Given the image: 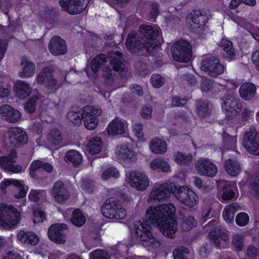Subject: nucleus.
<instances>
[{
  "instance_id": "nucleus-11",
  "label": "nucleus",
  "mask_w": 259,
  "mask_h": 259,
  "mask_svg": "<svg viewBox=\"0 0 259 259\" xmlns=\"http://www.w3.org/2000/svg\"><path fill=\"white\" fill-rule=\"evenodd\" d=\"M242 144L250 154L259 155V132L251 129L244 135Z\"/></svg>"
},
{
  "instance_id": "nucleus-22",
  "label": "nucleus",
  "mask_w": 259,
  "mask_h": 259,
  "mask_svg": "<svg viewBox=\"0 0 259 259\" xmlns=\"http://www.w3.org/2000/svg\"><path fill=\"white\" fill-rule=\"evenodd\" d=\"M42 169L47 172H51L53 170L52 165L48 162H44L40 160L33 161L29 167V174L30 177L36 180H43L45 177H39L37 174Z\"/></svg>"
},
{
  "instance_id": "nucleus-56",
  "label": "nucleus",
  "mask_w": 259,
  "mask_h": 259,
  "mask_svg": "<svg viewBox=\"0 0 259 259\" xmlns=\"http://www.w3.org/2000/svg\"><path fill=\"white\" fill-rule=\"evenodd\" d=\"M12 158L7 156L0 157V168L8 171L12 163Z\"/></svg>"
},
{
  "instance_id": "nucleus-62",
  "label": "nucleus",
  "mask_w": 259,
  "mask_h": 259,
  "mask_svg": "<svg viewBox=\"0 0 259 259\" xmlns=\"http://www.w3.org/2000/svg\"><path fill=\"white\" fill-rule=\"evenodd\" d=\"M246 255L250 259H254L258 255V250L254 245H249L247 249Z\"/></svg>"
},
{
  "instance_id": "nucleus-15",
  "label": "nucleus",
  "mask_w": 259,
  "mask_h": 259,
  "mask_svg": "<svg viewBox=\"0 0 259 259\" xmlns=\"http://www.w3.org/2000/svg\"><path fill=\"white\" fill-rule=\"evenodd\" d=\"M106 62L107 58L104 54L100 53L94 57L91 61L90 67H88L84 69L88 77L91 79H96L98 77L102 65Z\"/></svg>"
},
{
  "instance_id": "nucleus-61",
  "label": "nucleus",
  "mask_w": 259,
  "mask_h": 259,
  "mask_svg": "<svg viewBox=\"0 0 259 259\" xmlns=\"http://www.w3.org/2000/svg\"><path fill=\"white\" fill-rule=\"evenodd\" d=\"M82 188L88 193H93L94 192L93 182L88 179H84L82 181Z\"/></svg>"
},
{
  "instance_id": "nucleus-14",
  "label": "nucleus",
  "mask_w": 259,
  "mask_h": 259,
  "mask_svg": "<svg viewBox=\"0 0 259 259\" xmlns=\"http://www.w3.org/2000/svg\"><path fill=\"white\" fill-rule=\"evenodd\" d=\"M195 167L200 175L207 177L212 178L218 172L217 165L206 158L198 160L195 163Z\"/></svg>"
},
{
  "instance_id": "nucleus-44",
  "label": "nucleus",
  "mask_w": 259,
  "mask_h": 259,
  "mask_svg": "<svg viewBox=\"0 0 259 259\" xmlns=\"http://www.w3.org/2000/svg\"><path fill=\"white\" fill-rule=\"evenodd\" d=\"M232 245L233 250L236 252L241 251L244 247L243 237L240 235H236L233 237Z\"/></svg>"
},
{
  "instance_id": "nucleus-16",
  "label": "nucleus",
  "mask_w": 259,
  "mask_h": 259,
  "mask_svg": "<svg viewBox=\"0 0 259 259\" xmlns=\"http://www.w3.org/2000/svg\"><path fill=\"white\" fill-rule=\"evenodd\" d=\"M68 228V226L64 223H56L51 225L48 231L49 238L55 243H64L65 242V235L64 232Z\"/></svg>"
},
{
  "instance_id": "nucleus-51",
  "label": "nucleus",
  "mask_w": 259,
  "mask_h": 259,
  "mask_svg": "<svg viewBox=\"0 0 259 259\" xmlns=\"http://www.w3.org/2000/svg\"><path fill=\"white\" fill-rule=\"evenodd\" d=\"M92 259H110L108 253L102 249H96L90 253Z\"/></svg>"
},
{
  "instance_id": "nucleus-34",
  "label": "nucleus",
  "mask_w": 259,
  "mask_h": 259,
  "mask_svg": "<svg viewBox=\"0 0 259 259\" xmlns=\"http://www.w3.org/2000/svg\"><path fill=\"white\" fill-rule=\"evenodd\" d=\"M150 168L158 172H167L170 170L169 164L161 158L154 159L150 164Z\"/></svg>"
},
{
  "instance_id": "nucleus-28",
  "label": "nucleus",
  "mask_w": 259,
  "mask_h": 259,
  "mask_svg": "<svg viewBox=\"0 0 259 259\" xmlns=\"http://www.w3.org/2000/svg\"><path fill=\"white\" fill-rule=\"evenodd\" d=\"M212 105L208 100H199L196 102L197 115L202 118L208 117L211 114Z\"/></svg>"
},
{
  "instance_id": "nucleus-35",
  "label": "nucleus",
  "mask_w": 259,
  "mask_h": 259,
  "mask_svg": "<svg viewBox=\"0 0 259 259\" xmlns=\"http://www.w3.org/2000/svg\"><path fill=\"white\" fill-rule=\"evenodd\" d=\"M103 146V141L100 137H96L90 140L87 147L89 152L91 155H95L100 152Z\"/></svg>"
},
{
  "instance_id": "nucleus-45",
  "label": "nucleus",
  "mask_w": 259,
  "mask_h": 259,
  "mask_svg": "<svg viewBox=\"0 0 259 259\" xmlns=\"http://www.w3.org/2000/svg\"><path fill=\"white\" fill-rule=\"evenodd\" d=\"M150 81L153 87L159 89L164 84L165 79L159 74H153L151 75Z\"/></svg>"
},
{
  "instance_id": "nucleus-20",
  "label": "nucleus",
  "mask_w": 259,
  "mask_h": 259,
  "mask_svg": "<svg viewBox=\"0 0 259 259\" xmlns=\"http://www.w3.org/2000/svg\"><path fill=\"white\" fill-rule=\"evenodd\" d=\"M129 184L132 187L136 188L138 190H144L149 186V180L145 174L133 171L130 174Z\"/></svg>"
},
{
  "instance_id": "nucleus-26",
  "label": "nucleus",
  "mask_w": 259,
  "mask_h": 259,
  "mask_svg": "<svg viewBox=\"0 0 259 259\" xmlns=\"http://www.w3.org/2000/svg\"><path fill=\"white\" fill-rule=\"evenodd\" d=\"M106 131L109 135L115 136L124 134V124L118 117H115L108 125Z\"/></svg>"
},
{
  "instance_id": "nucleus-3",
  "label": "nucleus",
  "mask_w": 259,
  "mask_h": 259,
  "mask_svg": "<svg viewBox=\"0 0 259 259\" xmlns=\"http://www.w3.org/2000/svg\"><path fill=\"white\" fill-rule=\"evenodd\" d=\"M103 216L109 219L123 220L126 216V211L119 200L114 197L108 198L101 207Z\"/></svg>"
},
{
  "instance_id": "nucleus-31",
  "label": "nucleus",
  "mask_w": 259,
  "mask_h": 259,
  "mask_svg": "<svg viewBox=\"0 0 259 259\" xmlns=\"http://www.w3.org/2000/svg\"><path fill=\"white\" fill-rule=\"evenodd\" d=\"M225 171L232 177L237 176L241 171V167L237 160L229 158L225 162Z\"/></svg>"
},
{
  "instance_id": "nucleus-18",
  "label": "nucleus",
  "mask_w": 259,
  "mask_h": 259,
  "mask_svg": "<svg viewBox=\"0 0 259 259\" xmlns=\"http://www.w3.org/2000/svg\"><path fill=\"white\" fill-rule=\"evenodd\" d=\"M85 119V127L89 130L95 128L99 122L98 116L102 115L101 109L96 108L93 106H87L83 108Z\"/></svg>"
},
{
  "instance_id": "nucleus-27",
  "label": "nucleus",
  "mask_w": 259,
  "mask_h": 259,
  "mask_svg": "<svg viewBox=\"0 0 259 259\" xmlns=\"http://www.w3.org/2000/svg\"><path fill=\"white\" fill-rule=\"evenodd\" d=\"M116 153L119 160L123 161H132L135 157L134 150L127 144L117 146Z\"/></svg>"
},
{
  "instance_id": "nucleus-60",
  "label": "nucleus",
  "mask_w": 259,
  "mask_h": 259,
  "mask_svg": "<svg viewBox=\"0 0 259 259\" xmlns=\"http://www.w3.org/2000/svg\"><path fill=\"white\" fill-rule=\"evenodd\" d=\"M160 14L159 5L157 2H153L150 6V15L151 19H156Z\"/></svg>"
},
{
  "instance_id": "nucleus-2",
  "label": "nucleus",
  "mask_w": 259,
  "mask_h": 259,
  "mask_svg": "<svg viewBox=\"0 0 259 259\" xmlns=\"http://www.w3.org/2000/svg\"><path fill=\"white\" fill-rule=\"evenodd\" d=\"M139 31L146 46V51L148 54L160 46V31L156 26L142 24L140 26Z\"/></svg>"
},
{
  "instance_id": "nucleus-50",
  "label": "nucleus",
  "mask_w": 259,
  "mask_h": 259,
  "mask_svg": "<svg viewBox=\"0 0 259 259\" xmlns=\"http://www.w3.org/2000/svg\"><path fill=\"white\" fill-rule=\"evenodd\" d=\"M37 100L38 98L34 97L29 98L26 102L24 106V109L27 113L32 114L35 112Z\"/></svg>"
},
{
  "instance_id": "nucleus-46",
  "label": "nucleus",
  "mask_w": 259,
  "mask_h": 259,
  "mask_svg": "<svg viewBox=\"0 0 259 259\" xmlns=\"http://www.w3.org/2000/svg\"><path fill=\"white\" fill-rule=\"evenodd\" d=\"M197 225V221L192 216H189L184 220L181 224V228L183 231L187 232L191 230Z\"/></svg>"
},
{
  "instance_id": "nucleus-52",
  "label": "nucleus",
  "mask_w": 259,
  "mask_h": 259,
  "mask_svg": "<svg viewBox=\"0 0 259 259\" xmlns=\"http://www.w3.org/2000/svg\"><path fill=\"white\" fill-rule=\"evenodd\" d=\"M189 253V249L186 247L182 246L181 248L174 249L172 255L174 259H188L185 256V254H188Z\"/></svg>"
},
{
  "instance_id": "nucleus-54",
  "label": "nucleus",
  "mask_w": 259,
  "mask_h": 259,
  "mask_svg": "<svg viewBox=\"0 0 259 259\" xmlns=\"http://www.w3.org/2000/svg\"><path fill=\"white\" fill-rule=\"evenodd\" d=\"M49 138L55 145H59L62 141V136L57 129L53 130L51 132Z\"/></svg>"
},
{
  "instance_id": "nucleus-21",
  "label": "nucleus",
  "mask_w": 259,
  "mask_h": 259,
  "mask_svg": "<svg viewBox=\"0 0 259 259\" xmlns=\"http://www.w3.org/2000/svg\"><path fill=\"white\" fill-rule=\"evenodd\" d=\"M48 48L51 54L55 56L65 55L67 52L66 41L59 35H55L50 39Z\"/></svg>"
},
{
  "instance_id": "nucleus-49",
  "label": "nucleus",
  "mask_w": 259,
  "mask_h": 259,
  "mask_svg": "<svg viewBox=\"0 0 259 259\" xmlns=\"http://www.w3.org/2000/svg\"><path fill=\"white\" fill-rule=\"evenodd\" d=\"M249 221V217L247 213L244 212L238 213L235 218L236 224L240 227H244L247 225Z\"/></svg>"
},
{
  "instance_id": "nucleus-10",
  "label": "nucleus",
  "mask_w": 259,
  "mask_h": 259,
  "mask_svg": "<svg viewBox=\"0 0 259 259\" xmlns=\"http://www.w3.org/2000/svg\"><path fill=\"white\" fill-rule=\"evenodd\" d=\"M201 69L207 72L212 77H217L224 71V66L220 63L219 59L209 57H206L201 62Z\"/></svg>"
},
{
  "instance_id": "nucleus-58",
  "label": "nucleus",
  "mask_w": 259,
  "mask_h": 259,
  "mask_svg": "<svg viewBox=\"0 0 259 259\" xmlns=\"http://www.w3.org/2000/svg\"><path fill=\"white\" fill-rule=\"evenodd\" d=\"M143 129V125L141 123H136L133 125V131L139 140H142L144 138Z\"/></svg>"
},
{
  "instance_id": "nucleus-8",
  "label": "nucleus",
  "mask_w": 259,
  "mask_h": 259,
  "mask_svg": "<svg viewBox=\"0 0 259 259\" xmlns=\"http://www.w3.org/2000/svg\"><path fill=\"white\" fill-rule=\"evenodd\" d=\"M190 17L192 22L191 29L193 32L199 36L206 35L208 28L206 25L208 20L207 16L202 14L200 10H194Z\"/></svg>"
},
{
  "instance_id": "nucleus-57",
  "label": "nucleus",
  "mask_w": 259,
  "mask_h": 259,
  "mask_svg": "<svg viewBox=\"0 0 259 259\" xmlns=\"http://www.w3.org/2000/svg\"><path fill=\"white\" fill-rule=\"evenodd\" d=\"M33 236V233L29 231L20 230L17 234L18 240L22 243H26L28 237Z\"/></svg>"
},
{
  "instance_id": "nucleus-19",
  "label": "nucleus",
  "mask_w": 259,
  "mask_h": 259,
  "mask_svg": "<svg viewBox=\"0 0 259 259\" xmlns=\"http://www.w3.org/2000/svg\"><path fill=\"white\" fill-rule=\"evenodd\" d=\"M127 50L131 53H137L146 50V46L141 38L140 34L135 31L128 33L125 42Z\"/></svg>"
},
{
  "instance_id": "nucleus-25",
  "label": "nucleus",
  "mask_w": 259,
  "mask_h": 259,
  "mask_svg": "<svg viewBox=\"0 0 259 259\" xmlns=\"http://www.w3.org/2000/svg\"><path fill=\"white\" fill-rule=\"evenodd\" d=\"M219 46L223 49L222 55L226 60L230 62L236 60V51L231 40L223 37Z\"/></svg>"
},
{
  "instance_id": "nucleus-24",
  "label": "nucleus",
  "mask_w": 259,
  "mask_h": 259,
  "mask_svg": "<svg viewBox=\"0 0 259 259\" xmlns=\"http://www.w3.org/2000/svg\"><path fill=\"white\" fill-rule=\"evenodd\" d=\"M0 114L3 119L10 123L17 122L21 116L20 112L8 104L0 106Z\"/></svg>"
},
{
  "instance_id": "nucleus-59",
  "label": "nucleus",
  "mask_w": 259,
  "mask_h": 259,
  "mask_svg": "<svg viewBox=\"0 0 259 259\" xmlns=\"http://www.w3.org/2000/svg\"><path fill=\"white\" fill-rule=\"evenodd\" d=\"M213 82L207 78H202L200 83V89L202 92H207L212 88Z\"/></svg>"
},
{
  "instance_id": "nucleus-63",
  "label": "nucleus",
  "mask_w": 259,
  "mask_h": 259,
  "mask_svg": "<svg viewBox=\"0 0 259 259\" xmlns=\"http://www.w3.org/2000/svg\"><path fill=\"white\" fill-rule=\"evenodd\" d=\"M186 98H180L178 96H174L172 97L171 103L174 107H183L187 102Z\"/></svg>"
},
{
  "instance_id": "nucleus-64",
  "label": "nucleus",
  "mask_w": 259,
  "mask_h": 259,
  "mask_svg": "<svg viewBox=\"0 0 259 259\" xmlns=\"http://www.w3.org/2000/svg\"><path fill=\"white\" fill-rule=\"evenodd\" d=\"M208 236L210 239L213 241L218 247L221 246V243L219 240V236L217 234L215 231L211 230L208 233Z\"/></svg>"
},
{
  "instance_id": "nucleus-42",
  "label": "nucleus",
  "mask_w": 259,
  "mask_h": 259,
  "mask_svg": "<svg viewBox=\"0 0 259 259\" xmlns=\"http://www.w3.org/2000/svg\"><path fill=\"white\" fill-rule=\"evenodd\" d=\"M45 191L42 190L31 189L28 196V200L34 203H38L42 199Z\"/></svg>"
},
{
  "instance_id": "nucleus-1",
  "label": "nucleus",
  "mask_w": 259,
  "mask_h": 259,
  "mask_svg": "<svg viewBox=\"0 0 259 259\" xmlns=\"http://www.w3.org/2000/svg\"><path fill=\"white\" fill-rule=\"evenodd\" d=\"M176 207L172 203L163 204L156 207L150 206L146 210V214L150 222L145 221L141 223V228H135L134 233L140 241L149 242L150 245L160 246L161 243L155 238L151 232V225L157 227L162 234L169 238L175 237L177 231V222L175 219Z\"/></svg>"
},
{
  "instance_id": "nucleus-23",
  "label": "nucleus",
  "mask_w": 259,
  "mask_h": 259,
  "mask_svg": "<svg viewBox=\"0 0 259 259\" xmlns=\"http://www.w3.org/2000/svg\"><path fill=\"white\" fill-rule=\"evenodd\" d=\"M52 193L56 202L62 203L67 200L70 196L68 189L63 182L58 181L56 182L52 189Z\"/></svg>"
},
{
  "instance_id": "nucleus-40",
  "label": "nucleus",
  "mask_w": 259,
  "mask_h": 259,
  "mask_svg": "<svg viewBox=\"0 0 259 259\" xmlns=\"http://www.w3.org/2000/svg\"><path fill=\"white\" fill-rule=\"evenodd\" d=\"M70 220L75 226L81 227L85 223L86 219L82 211L79 209L77 208L73 211Z\"/></svg>"
},
{
  "instance_id": "nucleus-6",
  "label": "nucleus",
  "mask_w": 259,
  "mask_h": 259,
  "mask_svg": "<svg viewBox=\"0 0 259 259\" xmlns=\"http://www.w3.org/2000/svg\"><path fill=\"white\" fill-rule=\"evenodd\" d=\"M177 185L174 183H166L157 185L153 188L148 199L150 201L157 200L161 201L166 200L173 194L175 196Z\"/></svg>"
},
{
  "instance_id": "nucleus-43",
  "label": "nucleus",
  "mask_w": 259,
  "mask_h": 259,
  "mask_svg": "<svg viewBox=\"0 0 259 259\" xmlns=\"http://www.w3.org/2000/svg\"><path fill=\"white\" fill-rule=\"evenodd\" d=\"M221 197L223 200H229L233 199L235 197V192L232 187L230 185H225L222 188Z\"/></svg>"
},
{
  "instance_id": "nucleus-55",
  "label": "nucleus",
  "mask_w": 259,
  "mask_h": 259,
  "mask_svg": "<svg viewBox=\"0 0 259 259\" xmlns=\"http://www.w3.org/2000/svg\"><path fill=\"white\" fill-rule=\"evenodd\" d=\"M249 186L255 196L259 198V175L251 178L249 182Z\"/></svg>"
},
{
  "instance_id": "nucleus-17",
  "label": "nucleus",
  "mask_w": 259,
  "mask_h": 259,
  "mask_svg": "<svg viewBox=\"0 0 259 259\" xmlns=\"http://www.w3.org/2000/svg\"><path fill=\"white\" fill-rule=\"evenodd\" d=\"M8 141L12 146L19 148L27 142L28 135L25 131L20 128L14 127L8 132Z\"/></svg>"
},
{
  "instance_id": "nucleus-29",
  "label": "nucleus",
  "mask_w": 259,
  "mask_h": 259,
  "mask_svg": "<svg viewBox=\"0 0 259 259\" xmlns=\"http://www.w3.org/2000/svg\"><path fill=\"white\" fill-rule=\"evenodd\" d=\"M14 86L16 95L20 99H25L31 92L30 84L26 81L18 80L15 82Z\"/></svg>"
},
{
  "instance_id": "nucleus-4",
  "label": "nucleus",
  "mask_w": 259,
  "mask_h": 259,
  "mask_svg": "<svg viewBox=\"0 0 259 259\" xmlns=\"http://www.w3.org/2000/svg\"><path fill=\"white\" fill-rule=\"evenodd\" d=\"M171 52L174 60L188 63L192 55V46L187 40L181 39L171 46Z\"/></svg>"
},
{
  "instance_id": "nucleus-32",
  "label": "nucleus",
  "mask_w": 259,
  "mask_h": 259,
  "mask_svg": "<svg viewBox=\"0 0 259 259\" xmlns=\"http://www.w3.org/2000/svg\"><path fill=\"white\" fill-rule=\"evenodd\" d=\"M67 118L74 125L79 126L82 123V121L84 122L85 125V119L84 110H77L75 111H69L67 113Z\"/></svg>"
},
{
  "instance_id": "nucleus-41",
  "label": "nucleus",
  "mask_w": 259,
  "mask_h": 259,
  "mask_svg": "<svg viewBox=\"0 0 259 259\" xmlns=\"http://www.w3.org/2000/svg\"><path fill=\"white\" fill-rule=\"evenodd\" d=\"M35 71L34 64L30 61H26L22 68V72L20 73L21 77H29L33 76Z\"/></svg>"
},
{
  "instance_id": "nucleus-37",
  "label": "nucleus",
  "mask_w": 259,
  "mask_h": 259,
  "mask_svg": "<svg viewBox=\"0 0 259 259\" xmlns=\"http://www.w3.org/2000/svg\"><path fill=\"white\" fill-rule=\"evenodd\" d=\"M222 137L224 148L227 150L235 151L237 147V136H230L225 131H224Z\"/></svg>"
},
{
  "instance_id": "nucleus-12",
  "label": "nucleus",
  "mask_w": 259,
  "mask_h": 259,
  "mask_svg": "<svg viewBox=\"0 0 259 259\" xmlns=\"http://www.w3.org/2000/svg\"><path fill=\"white\" fill-rule=\"evenodd\" d=\"M36 81L39 85H44L46 88L49 90H57V80L53 75V70L50 67L46 66L36 77Z\"/></svg>"
},
{
  "instance_id": "nucleus-48",
  "label": "nucleus",
  "mask_w": 259,
  "mask_h": 259,
  "mask_svg": "<svg viewBox=\"0 0 259 259\" xmlns=\"http://www.w3.org/2000/svg\"><path fill=\"white\" fill-rule=\"evenodd\" d=\"M119 177L118 170L116 168L111 167L105 169L103 172L101 178L103 180H107L110 178L117 179Z\"/></svg>"
},
{
  "instance_id": "nucleus-13",
  "label": "nucleus",
  "mask_w": 259,
  "mask_h": 259,
  "mask_svg": "<svg viewBox=\"0 0 259 259\" xmlns=\"http://www.w3.org/2000/svg\"><path fill=\"white\" fill-rule=\"evenodd\" d=\"M91 0H59V4L63 11L71 15L83 11Z\"/></svg>"
},
{
  "instance_id": "nucleus-36",
  "label": "nucleus",
  "mask_w": 259,
  "mask_h": 259,
  "mask_svg": "<svg viewBox=\"0 0 259 259\" xmlns=\"http://www.w3.org/2000/svg\"><path fill=\"white\" fill-rule=\"evenodd\" d=\"M238 205L236 203H233L225 207L223 211V217L224 220L228 223L234 222L235 214L238 210Z\"/></svg>"
},
{
  "instance_id": "nucleus-38",
  "label": "nucleus",
  "mask_w": 259,
  "mask_h": 259,
  "mask_svg": "<svg viewBox=\"0 0 259 259\" xmlns=\"http://www.w3.org/2000/svg\"><path fill=\"white\" fill-rule=\"evenodd\" d=\"M65 160L68 163H72L74 167H77L82 162V156L76 150H70L65 155Z\"/></svg>"
},
{
  "instance_id": "nucleus-9",
  "label": "nucleus",
  "mask_w": 259,
  "mask_h": 259,
  "mask_svg": "<svg viewBox=\"0 0 259 259\" xmlns=\"http://www.w3.org/2000/svg\"><path fill=\"white\" fill-rule=\"evenodd\" d=\"M222 108L226 115V118L228 120L233 119L240 110L237 99L233 95L227 94L222 98Z\"/></svg>"
},
{
  "instance_id": "nucleus-39",
  "label": "nucleus",
  "mask_w": 259,
  "mask_h": 259,
  "mask_svg": "<svg viewBox=\"0 0 259 259\" xmlns=\"http://www.w3.org/2000/svg\"><path fill=\"white\" fill-rule=\"evenodd\" d=\"M193 157L190 153L187 154L178 151L175 156V161L180 165L189 166L192 162Z\"/></svg>"
},
{
  "instance_id": "nucleus-47",
  "label": "nucleus",
  "mask_w": 259,
  "mask_h": 259,
  "mask_svg": "<svg viewBox=\"0 0 259 259\" xmlns=\"http://www.w3.org/2000/svg\"><path fill=\"white\" fill-rule=\"evenodd\" d=\"M59 12L54 8L48 9L45 11L46 20L50 23L56 22L58 19Z\"/></svg>"
},
{
  "instance_id": "nucleus-30",
  "label": "nucleus",
  "mask_w": 259,
  "mask_h": 259,
  "mask_svg": "<svg viewBox=\"0 0 259 259\" xmlns=\"http://www.w3.org/2000/svg\"><path fill=\"white\" fill-rule=\"evenodd\" d=\"M239 92L240 97L243 100L249 101L254 96L256 87L252 82H246L240 86Z\"/></svg>"
},
{
  "instance_id": "nucleus-53",
  "label": "nucleus",
  "mask_w": 259,
  "mask_h": 259,
  "mask_svg": "<svg viewBox=\"0 0 259 259\" xmlns=\"http://www.w3.org/2000/svg\"><path fill=\"white\" fill-rule=\"evenodd\" d=\"M110 63L114 71L116 72L123 71L124 64L120 58L113 57L110 60Z\"/></svg>"
},
{
  "instance_id": "nucleus-5",
  "label": "nucleus",
  "mask_w": 259,
  "mask_h": 259,
  "mask_svg": "<svg viewBox=\"0 0 259 259\" xmlns=\"http://www.w3.org/2000/svg\"><path fill=\"white\" fill-rule=\"evenodd\" d=\"M20 220V213L12 205L0 208V225L5 228H13Z\"/></svg>"
},
{
  "instance_id": "nucleus-7",
  "label": "nucleus",
  "mask_w": 259,
  "mask_h": 259,
  "mask_svg": "<svg viewBox=\"0 0 259 259\" xmlns=\"http://www.w3.org/2000/svg\"><path fill=\"white\" fill-rule=\"evenodd\" d=\"M175 197L189 208H193L198 202L199 198L192 190L186 186L177 185Z\"/></svg>"
},
{
  "instance_id": "nucleus-33",
  "label": "nucleus",
  "mask_w": 259,
  "mask_h": 259,
  "mask_svg": "<svg viewBox=\"0 0 259 259\" xmlns=\"http://www.w3.org/2000/svg\"><path fill=\"white\" fill-rule=\"evenodd\" d=\"M150 149L153 153L163 154L167 150V145L164 140L155 138L151 140Z\"/></svg>"
}]
</instances>
